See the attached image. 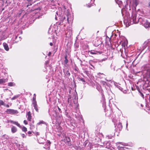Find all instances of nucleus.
Here are the masks:
<instances>
[{"label":"nucleus","instance_id":"obj_11","mask_svg":"<svg viewBox=\"0 0 150 150\" xmlns=\"http://www.w3.org/2000/svg\"><path fill=\"white\" fill-rule=\"evenodd\" d=\"M8 81L7 79L2 78L0 79V84H3L7 82Z\"/></svg>","mask_w":150,"mask_h":150},{"label":"nucleus","instance_id":"obj_38","mask_svg":"<svg viewBox=\"0 0 150 150\" xmlns=\"http://www.w3.org/2000/svg\"><path fill=\"white\" fill-rule=\"evenodd\" d=\"M89 53L91 54H94V52H90Z\"/></svg>","mask_w":150,"mask_h":150},{"label":"nucleus","instance_id":"obj_45","mask_svg":"<svg viewBox=\"0 0 150 150\" xmlns=\"http://www.w3.org/2000/svg\"><path fill=\"white\" fill-rule=\"evenodd\" d=\"M69 98H68V102H69Z\"/></svg>","mask_w":150,"mask_h":150},{"label":"nucleus","instance_id":"obj_55","mask_svg":"<svg viewBox=\"0 0 150 150\" xmlns=\"http://www.w3.org/2000/svg\"><path fill=\"white\" fill-rule=\"evenodd\" d=\"M8 89H5L6 90H7Z\"/></svg>","mask_w":150,"mask_h":150},{"label":"nucleus","instance_id":"obj_44","mask_svg":"<svg viewBox=\"0 0 150 150\" xmlns=\"http://www.w3.org/2000/svg\"><path fill=\"white\" fill-rule=\"evenodd\" d=\"M128 125V123H127L126 124V127H127V126Z\"/></svg>","mask_w":150,"mask_h":150},{"label":"nucleus","instance_id":"obj_5","mask_svg":"<svg viewBox=\"0 0 150 150\" xmlns=\"http://www.w3.org/2000/svg\"><path fill=\"white\" fill-rule=\"evenodd\" d=\"M8 122H10L13 124L15 125L19 128H21V126L17 122L11 120H9L8 121Z\"/></svg>","mask_w":150,"mask_h":150},{"label":"nucleus","instance_id":"obj_57","mask_svg":"<svg viewBox=\"0 0 150 150\" xmlns=\"http://www.w3.org/2000/svg\"><path fill=\"white\" fill-rule=\"evenodd\" d=\"M91 65L93 67L92 65Z\"/></svg>","mask_w":150,"mask_h":150},{"label":"nucleus","instance_id":"obj_52","mask_svg":"<svg viewBox=\"0 0 150 150\" xmlns=\"http://www.w3.org/2000/svg\"><path fill=\"white\" fill-rule=\"evenodd\" d=\"M100 74H101L102 75H103V74H100V73H99Z\"/></svg>","mask_w":150,"mask_h":150},{"label":"nucleus","instance_id":"obj_41","mask_svg":"<svg viewBox=\"0 0 150 150\" xmlns=\"http://www.w3.org/2000/svg\"><path fill=\"white\" fill-rule=\"evenodd\" d=\"M33 127H35L34 125H31V128H33Z\"/></svg>","mask_w":150,"mask_h":150},{"label":"nucleus","instance_id":"obj_26","mask_svg":"<svg viewBox=\"0 0 150 150\" xmlns=\"http://www.w3.org/2000/svg\"><path fill=\"white\" fill-rule=\"evenodd\" d=\"M21 136L23 138H26V136L23 134H21Z\"/></svg>","mask_w":150,"mask_h":150},{"label":"nucleus","instance_id":"obj_19","mask_svg":"<svg viewBox=\"0 0 150 150\" xmlns=\"http://www.w3.org/2000/svg\"><path fill=\"white\" fill-rule=\"evenodd\" d=\"M22 131L23 132H26L27 131V128L25 127H24V126H23L22 127Z\"/></svg>","mask_w":150,"mask_h":150},{"label":"nucleus","instance_id":"obj_10","mask_svg":"<svg viewBox=\"0 0 150 150\" xmlns=\"http://www.w3.org/2000/svg\"><path fill=\"white\" fill-rule=\"evenodd\" d=\"M32 104L36 111L38 112V106L37 102H35L34 103H32Z\"/></svg>","mask_w":150,"mask_h":150},{"label":"nucleus","instance_id":"obj_12","mask_svg":"<svg viewBox=\"0 0 150 150\" xmlns=\"http://www.w3.org/2000/svg\"><path fill=\"white\" fill-rule=\"evenodd\" d=\"M3 46L4 47V49L6 51H8L9 50V47L8 45L6 43H3Z\"/></svg>","mask_w":150,"mask_h":150},{"label":"nucleus","instance_id":"obj_47","mask_svg":"<svg viewBox=\"0 0 150 150\" xmlns=\"http://www.w3.org/2000/svg\"><path fill=\"white\" fill-rule=\"evenodd\" d=\"M149 6H150V2H149Z\"/></svg>","mask_w":150,"mask_h":150},{"label":"nucleus","instance_id":"obj_8","mask_svg":"<svg viewBox=\"0 0 150 150\" xmlns=\"http://www.w3.org/2000/svg\"><path fill=\"white\" fill-rule=\"evenodd\" d=\"M27 120L29 121H31L32 119V116L31 115V112L30 111L28 112L27 113Z\"/></svg>","mask_w":150,"mask_h":150},{"label":"nucleus","instance_id":"obj_31","mask_svg":"<svg viewBox=\"0 0 150 150\" xmlns=\"http://www.w3.org/2000/svg\"><path fill=\"white\" fill-rule=\"evenodd\" d=\"M86 5L87 7H90L91 6H93V5L92 4H91L90 5Z\"/></svg>","mask_w":150,"mask_h":150},{"label":"nucleus","instance_id":"obj_50","mask_svg":"<svg viewBox=\"0 0 150 150\" xmlns=\"http://www.w3.org/2000/svg\"><path fill=\"white\" fill-rule=\"evenodd\" d=\"M39 10H40L41 9L40 8H38Z\"/></svg>","mask_w":150,"mask_h":150},{"label":"nucleus","instance_id":"obj_36","mask_svg":"<svg viewBox=\"0 0 150 150\" xmlns=\"http://www.w3.org/2000/svg\"><path fill=\"white\" fill-rule=\"evenodd\" d=\"M6 106L7 108H9V106L8 104L6 105Z\"/></svg>","mask_w":150,"mask_h":150},{"label":"nucleus","instance_id":"obj_35","mask_svg":"<svg viewBox=\"0 0 150 150\" xmlns=\"http://www.w3.org/2000/svg\"><path fill=\"white\" fill-rule=\"evenodd\" d=\"M105 59H102V60H101L100 61V62H103V61H105Z\"/></svg>","mask_w":150,"mask_h":150},{"label":"nucleus","instance_id":"obj_18","mask_svg":"<svg viewBox=\"0 0 150 150\" xmlns=\"http://www.w3.org/2000/svg\"><path fill=\"white\" fill-rule=\"evenodd\" d=\"M117 127L120 128V130H121L122 128V124L121 123H119Z\"/></svg>","mask_w":150,"mask_h":150},{"label":"nucleus","instance_id":"obj_7","mask_svg":"<svg viewBox=\"0 0 150 150\" xmlns=\"http://www.w3.org/2000/svg\"><path fill=\"white\" fill-rule=\"evenodd\" d=\"M139 4V2L137 0H133V6L135 10L136 7Z\"/></svg>","mask_w":150,"mask_h":150},{"label":"nucleus","instance_id":"obj_1","mask_svg":"<svg viewBox=\"0 0 150 150\" xmlns=\"http://www.w3.org/2000/svg\"><path fill=\"white\" fill-rule=\"evenodd\" d=\"M144 70L143 71L144 78L143 80L145 82V83L144 84V86L145 87H147L148 86L146 84L149 83L148 79L150 77V65H145L144 66Z\"/></svg>","mask_w":150,"mask_h":150},{"label":"nucleus","instance_id":"obj_56","mask_svg":"<svg viewBox=\"0 0 150 150\" xmlns=\"http://www.w3.org/2000/svg\"><path fill=\"white\" fill-rule=\"evenodd\" d=\"M55 19H57V18L56 17H55Z\"/></svg>","mask_w":150,"mask_h":150},{"label":"nucleus","instance_id":"obj_17","mask_svg":"<svg viewBox=\"0 0 150 150\" xmlns=\"http://www.w3.org/2000/svg\"><path fill=\"white\" fill-rule=\"evenodd\" d=\"M65 58V60L64 61V62L65 64H67V63L68 62V60L67 59V55H66L64 57Z\"/></svg>","mask_w":150,"mask_h":150},{"label":"nucleus","instance_id":"obj_16","mask_svg":"<svg viewBox=\"0 0 150 150\" xmlns=\"http://www.w3.org/2000/svg\"><path fill=\"white\" fill-rule=\"evenodd\" d=\"M22 15V18H23V17L24 16L23 14H22V11H20L16 15V16H17V17H18V18H19L20 16H21Z\"/></svg>","mask_w":150,"mask_h":150},{"label":"nucleus","instance_id":"obj_2","mask_svg":"<svg viewBox=\"0 0 150 150\" xmlns=\"http://www.w3.org/2000/svg\"><path fill=\"white\" fill-rule=\"evenodd\" d=\"M139 19H123L124 24L126 27H128L133 24H136L139 22Z\"/></svg>","mask_w":150,"mask_h":150},{"label":"nucleus","instance_id":"obj_33","mask_svg":"<svg viewBox=\"0 0 150 150\" xmlns=\"http://www.w3.org/2000/svg\"><path fill=\"white\" fill-rule=\"evenodd\" d=\"M28 134L29 135V136H31L30 135V134H32V132H31V131H28Z\"/></svg>","mask_w":150,"mask_h":150},{"label":"nucleus","instance_id":"obj_54","mask_svg":"<svg viewBox=\"0 0 150 150\" xmlns=\"http://www.w3.org/2000/svg\"><path fill=\"white\" fill-rule=\"evenodd\" d=\"M139 19H141V18L140 17V18H139Z\"/></svg>","mask_w":150,"mask_h":150},{"label":"nucleus","instance_id":"obj_27","mask_svg":"<svg viewBox=\"0 0 150 150\" xmlns=\"http://www.w3.org/2000/svg\"><path fill=\"white\" fill-rule=\"evenodd\" d=\"M95 147H96V146H98V148L99 149V148H100V146L99 145H98L97 144H96L95 145H94Z\"/></svg>","mask_w":150,"mask_h":150},{"label":"nucleus","instance_id":"obj_29","mask_svg":"<svg viewBox=\"0 0 150 150\" xmlns=\"http://www.w3.org/2000/svg\"><path fill=\"white\" fill-rule=\"evenodd\" d=\"M23 122L25 125H27L28 124V122L26 120H24Z\"/></svg>","mask_w":150,"mask_h":150},{"label":"nucleus","instance_id":"obj_21","mask_svg":"<svg viewBox=\"0 0 150 150\" xmlns=\"http://www.w3.org/2000/svg\"><path fill=\"white\" fill-rule=\"evenodd\" d=\"M70 73L69 70H67V71L66 73V75L68 77L70 76Z\"/></svg>","mask_w":150,"mask_h":150},{"label":"nucleus","instance_id":"obj_40","mask_svg":"<svg viewBox=\"0 0 150 150\" xmlns=\"http://www.w3.org/2000/svg\"><path fill=\"white\" fill-rule=\"evenodd\" d=\"M58 108L59 111L61 110V109L59 108V107H58Z\"/></svg>","mask_w":150,"mask_h":150},{"label":"nucleus","instance_id":"obj_28","mask_svg":"<svg viewBox=\"0 0 150 150\" xmlns=\"http://www.w3.org/2000/svg\"><path fill=\"white\" fill-rule=\"evenodd\" d=\"M139 92L140 93V95L144 99V96L142 92H141L140 91H139Z\"/></svg>","mask_w":150,"mask_h":150},{"label":"nucleus","instance_id":"obj_46","mask_svg":"<svg viewBox=\"0 0 150 150\" xmlns=\"http://www.w3.org/2000/svg\"><path fill=\"white\" fill-rule=\"evenodd\" d=\"M95 45V46H96V45H97V46H99V45Z\"/></svg>","mask_w":150,"mask_h":150},{"label":"nucleus","instance_id":"obj_4","mask_svg":"<svg viewBox=\"0 0 150 150\" xmlns=\"http://www.w3.org/2000/svg\"><path fill=\"white\" fill-rule=\"evenodd\" d=\"M6 112L7 114L14 115L18 114V112L17 110L12 109H7L6 111Z\"/></svg>","mask_w":150,"mask_h":150},{"label":"nucleus","instance_id":"obj_23","mask_svg":"<svg viewBox=\"0 0 150 150\" xmlns=\"http://www.w3.org/2000/svg\"><path fill=\"white\" fill-rule=\"evenodd\" d=\"M37 102L36 100V96H34L33 98V103H34L35 102Z\"/></svg>","mask_w":150,"mask_h":150},{"label":"nucleus","instance_id":"obj_53","mask_svg":"<svg viewBox=\"0 0 150 150\" xmlns=\"http://www.w3.org/2000/svg\"><path fill=\"white\" fill-rule=\"evenodd\" d=\"M103 100H104V98L103 96Z\"/></svg>","mask_w":150,"mask_h":150},{"label":"nucleus","instance_id":"obj_34","mask_svg":"<svg viewBox=\"0 0 150 150\" xmlns=\"http://www.w3.org/2000/svg\"><path fill=\"white\" fill-rule=\"evenodd\" d=\"M38 8H37V9H31L30 10L31 11H33L34 10H38Z\"/></svg>","mask_w":150,"mask_h":150},{"label":"nucleus","instance_id":"obj_43","mask_svg":"<svg viewBox=\"0 0 150 150\" xmlns=\"http://www.w3.org/2000/svg\"><path fill=\"white\" fill-rule=\"evenodd\" d=\"M105 84H106V82H103V84L105 85Z\"/></svg>","mask_w":150,"mask_h":150},{"label":"nucleus","instance_id":"obj_39","mask_svg":"<svg viewBox=\"0 0 150 150\" xmlns=\"http://www.w3.org/2000/svg\"><path fill=\"white\" fill-rule=\"evenodd\" d=\"M16 97H14L13 98L11 99L12 100H14L15 99Z\"/></svg>","mask_w":150,"mask_h":150},{"label":"nucleus","instance_id":"obj_48","mask_svg":"<svg viewBox=\"0 0 150 150\" xmlns=\"http://www.w3.org/2000/svg\"><path fill=\"white\" fill-rule=\"evenodd\" d=\"M100 150V149H99V150H98V149H94V150Z\"/></svg>","mask_w":150,"mask_h":150},{"label":"nucleus","instance_id":"obj_37","mask_svg":"<svg viewBox=\"0 0 150 150\" xmlns=\"http://www.w3.org/2000/svg\"><path fill=\"white\" fill-rule=\"evenodd\" d=\"M50 45L51 46H52L53 45V43L52 42H50Z\"/></svg>","mask_w":150,"mask_h":150},{"label":"nucleus","instance_id":"obj_25","mask_svg":"<svg viewBox=\"0 0 150 150\" xmlns=\"http://www.w3.org/2000/svg\"><path fill=\"white\" fill-rule=\"evenodd\" d=\"M96 52H98V53H99V54H100L102 53V52H97V51H96V50L94 51V54H97V53Z\"/></svg>","mask_w":150,"mask_h":150},{"label":"nucleus","instance_id":"obj_13","mask_svg":"<svg viewBox=\"0 0 150 150\" xmlns=\"http://www.w3.org/2000/svg\"><path fill=\"white\" fill-rule=\"evenodd\" d=\"M71 18V15L69 13H67L64 17V19H69Z\"/></svg>","mask_w":150,"mask_h":150},{"label":"nucleus","instance_id":"obj_49","mask_svg":"<svg viewBox=\"0 0 150 150\" xmlns=\"http://www.w3.org/2000/svg\"><path fill=\"white\" fill-rule=\"evenodd\" d=\"M38 132H36V134H38Z\"/></svg>","mask_w":150,"mask_h":150},{"label":"nucleus","instance_id":"obj_15","mask_svg":"<svg viewBox=\"0 0 150 150\" xmlns=\"http://www.w3.org/2000/svg\"><path fill=\"white\" fill-rule=\"evenodd\" d=\"M15 83L13 82H10L8 83V85L9 86H15Z\"/></svg>","mask_w":150,"mask_h":150},{"label":"nucleus","instance_id":"obj_24","mask_svg":"<svg viewBox=\"0 0 150 150\" xmlns=\"http://www.w3.org/2000/svg\"><path fill=\"white\" fill-rule=\"evenodd\" d=\"M95 140H97V142H96V143L100 141V139L99 138L97 137L95 138Z\"/></svg>","mask_w":150,"mask_h":150},{"label":"nucleus","instance_id":"obj_51","mask_svg":"<svg viewBox=\"0 0 150 150\" xmlns=\"http://www.w3.org/2000/svg\"><path fill=\"white\" fill-rule=\"evenodd\" d=\"M34 95L35 96H36V95H35V94H34Z\"/></svg>","mask_w":150,"mask_h":150},{"label":"nucleus","instance_id":"obj_9","mask_svg":"<svg viewBox=\"0 0 150 150\" xmlns=\"http://www.w3.org/2000/svg\"><path fill=\"white\" fill-rule=\"evenodd\" d=\"M17 131V128L14 126H12L11 127V132L13 133L16 132Z\"/></svg>","mask_w":150,"mask_h":150},{"label":"nucleus","instance_id":"obj_14","mask_svg":"<svg viewBox=\"0 0 150 150\" xmlns=\"http://www.w3.org/2000/svg\"><path fill=\"white\" fill-rule=\"evenodd\" d=\"M30 1V2L27 5L26 7H28L29 8L30 7H29V6H31L32 4L34 2H35V0L34 1H33L32 0H29Z\"/></svg>","mask_w":150,"mask_h":150},{"label":"nucleus","instance_id":"obj_42","mask_svg":"<svg viewBox=\"0 0 150 150\" xmlns=\"http://www.w3.org/2000/svg\"><path fill=\"white\" fill-rule=\"evenodd\" d=\"M51 53L50 52L49 53V54H48V55L49 56H50V55H51Z\"/></svg>","mask_w":150,"mask_h":150},{"label":"nucleus","instance_id":"obj_20","mask_svg":"<svg viewBox=\"0 0 150 150\" xmlns=\"http://www.w3.org/2000/svg\"><path fill=\"white\" fill-rule=\"evenodd\" d=\"M1 105L5 106V103L3 100H0V106Z\"/></svg>","mask_w":150,"mask_h":150},{"label":"nucleus","instance_id":"obj_6","mask_svg":"<svg viewBox=\"0 0 150 150\" xmlns=\"http://www.w3.org/2000/svg\"><path fill=\"white\" fill-rule=\"evenodd\" d=\"M142 23L146 27H150V23L147 22L146 20V22H145L144 20H142Z\"/></svg>","mask_w":150,"mask_h":150},{"label":"nucleus","instance_id":"obj_32","mask_svg":"<svg viewBox=\"0 0 150 150\" xmlns=\"http://www.w3.org/2000/svg\"><path fill=\"white\" fill-rule=\"evenodd\" d=\"M79 79L80 81H83V82H85V81L84 79L83 78H79Z\"/></svg>","mask_w":150,"mask_h":150},{"label":"nucleus","instance_id":"obj_22","mask_svg":"<svg viewBox=\"0 0 150 150\" xmlns=\"http://www.w3.org/2000/svg\"><path fill=\"white\" fill-rule=\"evenodd\" d=\"M45 123V122L43 121H40L39 122L37 123V125H40L41 124H44Z\"/></svg>","mask_w":150,"mask_h":150},{"label":"nucleus","instance_id":"obj_30","mask_svg":"<svg viewBox=\"0 0 150 150\" xmlns=\"http://www.w3.org/2000/svg\"><path fill=\"white\" fill-rule=\"evenodd\" d=\"M46 142L47 143V144H48L49 145V146H50V145L51 144V142H50L49 140H47Z\"/></svg>","mask_w":150,"mask_h":150},{"label":"nucleus","instance_id":"obj_3","mask_svg":"<svg viewBox=\"0 0 150 150\" xmlns=\"http://www.w3.org/2000/svg\"><path fill=\"white\" fill-rule=\"evenodd\" d=\"M62 141H64L69 146H70L72 145L71 143L70 142L71 139L69 137L65 136L64 139H62Z\"/></svg>","mask_w":150,"mask_h":150}]
</instances>
